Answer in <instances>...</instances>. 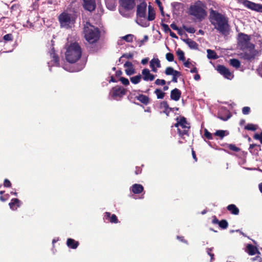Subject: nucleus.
I'll list each match as a JSON object with an SVG mask.
<instances>
[{
	"label": "nucleus",
	"instance_id": "nucleus-5",
	"mask_svg": "<svg viewBox=\"0 0 262 262\" xmlns=\"http://www.w3.org/2000/svg\"><path fill=\"white\" fill-rule=\"evenodd\" d=\"M177 122L174 124V126L177 127L178 132L179 136L185 138V136H188V132L190 128L189 123L184 117H181L180 118H177Z\"/></svg>",
	"mask_w": 262,
	"mask_h": 262
},
{
	"label": "nucleus",
	"instance_id": "nucleus-56",
	"mask_svg": "<svg viewBox=\"0 0 262 262\" xmlns=\"http://www.w3.org/2000/svg\"><path fill=\"white\" fill-rule=\"evenodd\" d=\"M220 221L215 216L213 217V220L212 221V223L213 224H219Z\"/></svg>",
	"mask_w": 262,
	"mask_h": 262
},
{
	"label": "nucleus",
	"instance_id": "nucleus-41",
	"mask_svg": "<svg viewBox=\"0 0 262 262\" xmlns=\"http://www.w3.org/2000/svg\"><path fill=\"white\" fill-rule=\"evenodd\" d=\"M245 128L249 130H255L256 129L255 126L252 124H248L245 127Z\"/></svg>",
	"mask_w": 262,
	"mask_h": 262
},
{
	"label": "nucleus",
	"instance_id": "nucleus-59",
	"mask_svg": "<svg viewBox=\"0 0 262 262\" xmlns=\"http://www.w3.org/2000/svg\"><path fill=\"white\" fill-rule=\"evenodd\" d=\"M148 61V59L147 58H144L141 60V63L142 64H145L147 63Z\"/></svg>",
	"mask_w": 262,
	"mask_h": 262
},
{
	"label": "nucleus",
	"instance_id": "nucleus-55",
	"mask_svg": "<svg viewBox=\"0 0 262 262\" xmlns=\"http://www.w3.org/2000/svg\"><path fill=\"white\" fill-rule=\"evenodd\" d=\"M254 138L256 140H259L260 143L262 144V137L261 135L256 134L254 135Z\"/></svg>",
	"mask_w": 262,
	"mask_h": 262
},
{
	"label": "nucleus",
	"instance_id": "nucleus-43",
	"mask_svg": "<svg viewBox=\"0 0 262 262\" xmlns=\"http://www.w3.org/2000/svg\"><path fill=\"white\" fill-rule=\"evenodd\" d=\"M120 80L121 82V83L124 85H128L129 84V82L128 79L125 77H121L120 78Z\"/></svg>",
	"mask_w": 262,
	"mask_h": 262
},
{
	"label": "nucleus",
	"instance_id": "nucleus-31",
	"mask_svg": "<svg viewBox=\"0 0 262 262\" xmlns=\"http://www.w3.org/2000/svg\"><path fill=\"white\" fill-rule=\"evenodd\" d=\"M141 79H142V76L140 74L138 75H136L135 76H133L132 77L130 78V81L135 84H137L139 83H140V82L141 81Z\"/></svg>",
	"mask_w": 262,
	"mask_h": 262
},
{
	"label": "nucleus",
	"instance_id": "nucleus-26",
	"mask_svg": "<svg viewBox=\"0 0 262 262\" xmlns=\"http://www.w3.org/2000/svg\"><path fill=\"white\" fill-rule=\"evenodd\" d=\"M161 109L163 110V113L166 114L167 115H168L169 113L172 111V108L169 107V105L166 101H163L160 103Z\"/></svg>",
	"mask_w": 262,
	"mask_h": 262
},
{
	"label": "nucleus",
	"instance_id": "nucleus-61",
	"mask_svg": "<svg viewBox=\"0 0 262 262\" xmlns=\"http://www.w3.org/2000/svg\"><path fill=\"white\" fill-rule=\"evenodd\" d=\"M182 4L180 3H178V2H174L172 4V6L174 7H177V6H179L180 5H181Z\"/></svg>",
	"mask_w": 262,
	"mask_h": 262
},
{
	"label": "nucleus",
	"instance_id": "nucleus-52",
	"mask_svg": "<svg viewBox=\"0 0 262 262\" xmlns=\"http://www.w3.org/2000/svg\"><path fill=\"white\" fill-rule=\"evenodd\" d=\"M9 197V195L8 194H6L4 195H1L0 196V200L2 202H5L8 199Z\"/></svg>",
	"mask_w": 262,
	"mask_h": 262
},
{
	"label": "nucleus",
	"instance_id": "nucleus-4",
	"mask_svg": "<svg viewBox=\"0 0 262 262\" xmlns=\"http://www.w3.org/2000/svg\"><path fill=\"white\" fill-rule=\"evenodd\" d=\"M84 37L90 43L96 42L99 38L100 32L97 28L86 23L84 27Z\"/></svg>",
	"mask_w": 262,
	"mask_h": 262
},
{
	"label": "nucleus",
	"instance_id": "nucleus-51",
	"mask_svg": "<svg viewBox=\"0 0 262 262\" xmlns=\"http://www.w3.org/2000/svg\"><path fill=\"white\" fill-rule=\"evenodd\" d=\"M4 186L5 187H10L11 186V183L9 180L6 179L4 180Z\"/></svg>",
	"mask_w": 262,
	"mask_h": 262
},
{
	"label": "nucleus",
	"instance_id": "nucleus-2",
	"mask_svg": "<svg viewBox=\"0 0 262 262\" xmlns=\"http://www.w3.org/2000/svg\"><path fill=\"white\" fill-rule=\"evenodd\" d=\"M206 6L205 4L200 1H198L191 5L189 8V14L195 17L199 21H202L207 16Z\"/></svg>",
	"mask_w": 262,
	"mask_h": 262
},
{
	"label": "nucleus",
	"instance_id": "nucleus-13",
	"mask_svg": "<svg viewBox=\"0 0 262 262\" xmlns=\"http://www.w3.org/2000/svg\"><path fill=\"white\" fill-rule=\"evenodd\" d=\"M142 75L143 80L146 81L154 80L155 78V76L150 73V71L148 69H144L142 71Z\"/></svg>",
	"mask_w": 262,
	"mask_h": 262
},
{
	"label": "nucleus",
	"instance_id": "nucleus-14",
	"mask_svg": "<svg viewBox=\"0 0 262 262\" xmlns=\"http://www.w3.org/2000/svg\"><path fill=\"white\" fill-rule=\"evenodd\" d=\"M120 2L122 6L127 10L133 9L136 5L135 0H120Z\"/></svg>",
	"mask_w": 262,
	"mask_h": 262
},
{
	"label": "nucleus",
	"instance_id": "nucleus-21",
	"mask_svg": "<svg viewBox=\"0 0 262 262\" xmlns=\"http://www.w3.org/2000/svg\"><path fill=\"white\" fill-rule=\"evenodd\" d=\"M79 244V243L78 241H76L73 238H69L67 239V245L69 248L76 249L78 247Z\"/></svg>",
	"mask_w": 262,
	"mask_h": 262
},
{
	"label": "nucleus",
	"instance_id": "nucleus-46",
	"mask_svg": "<svg viewBox=\"0 0 262 262\" xmlns=\"http://www.w3.org/2000/svg\"><path fill=\"white\" fill-rule=\"evenodd\" d=\"M166 58L168 61H172L174 59V57L172 54L168 53L166 54Z\"/></svg>",
	"mask_w": 262,
	"mask_h": 262
},
{
	"label": "nucleus",
	"instance_id": "nucleus-28",
	"mask_svg": "<svg viewBox=\"0 0 262 262\" xmlns=\"http://www.w3.org/2000/svg\"><path fill=\"white\" fill-rule=\"evenodd\" d=\"M148 20L152 21L155 18V12L154 8L150 5L148 7Z\"/></svg>",
	"mask_w": 262,
	"mask_h": 262
},
{
	"label": "nucleus",
	"instance_id": "nucleus-33",
	"mask_svg": "<svg viewBox=\"0 0 262 262\" xmlns=\"http://www.w3.org/2000/svg\"><path fill=\"white\" fill-rule=\"evenodd\" d=\"M155 94L157 96V98L158 99H163L164 97L165 93L163 92L160 89H156L155 92Z\"/></svg>",
	"mask_w": 262,
	"mask_h": 262
},
{
	"label": "nucleus",
	"instance_id": "nucleus-17",
	"mask_svg": "<svg viewBox=\"0 0 262 262\" xmlns=\"http://www.w3.org/2000/svg\"><path fill=\"white\" fill-rule=\"evenodd\" d=\"M124 67L126 68L125 72L127 75L130 76L135 73V70L131 62L126 61L124 63Z\"/></svg>",
	"mask_w": 262,
	"mask_h": 262
},
{
	"label": "nucleus",
	"instance_id": "nucleus-22",
	"mask_svg": "<svg viewBox=\"0 0 262 262\" xmlns=\"http://www.w3.org/2000/svg\"><path fill=\"white\" fill-rule=\"evenodd\" d=\"M183 41L186 43L191 49L196 50L198 48L197 43L190 38L184 39H183Z\"/></svg>",
	"mask_w": 262,
	"mask_h": 262
},
{
	"label": "nucleus",
	"instance_id": "nucleus-42",
	"mask_svg": "<svg viewBox=\"0 0 262 262\" xmlns=\"http://www.w3.org/2000/svg\"><path fill=\"white\" fill-rule=\"evenodd\" d=\"M155 84L158 85H164L166 83V81L164 79H157L155 81Z\"/></svg>",
	"mask_w": 262,
	"mask_h": 262
},
{
	"label": "nucleus",
	"instance_id": "nucleus-6",
	"mask_svg": "<svg viewBox=\"0 0 262 262\" xmlns=\"http://www.w3.org/2000/svg\"><path fill=\"white\" fill-rule=\"evenodd\" d=\"M238 45L241 50L249 49L250 50H253L254 46L250 43V36L247 34L241 33L238 36Z\"/></svg>",
	"mask_w": 262,
	"mask_h": 262
},
{
	"label": "nucleus",
	"instance_id": "nucleus-64",
	"mask_svg": "<svg viewBox=\"0 0 262 262\" xmlns=\"http://www.w3.org/2000/svg\"><path fill=\"white\" fill-rule=\"evenodd\" d=\"M258 187H259V191H260V192L262 193V183H260L258 185Z\"/></svg>",
	"mask_w": 262,
	"mask_h": 262
},
{
	"label": "nucleus",
	"instance_id": "nucleus-19",
	"mask_svg": "<svg viewBox=\"0 0 262 262\" xmlns=\"http://www.w3.org/2000/svg\"><path fill=\"white\" fill-rule=\"evenodd\" d=\"M143 190V186L139 184H135L129 188V190L134 194H140Z\"/></svg>",
	"mask_w": 262,
	"mask_h": 262
},
{
	"label": "nucleus",
	"instance_id": "nucleus-37",
	"mask_svg": "<svg viewBox=\"0 0 262 262\" xmlns=\"http://www.w3.org/2000/svg\"><path fill=\"white\" fill-rule=\"evenodd\" d=\"M177 55L179 57V60L184 61L185 60L184 53L183 51L179 49L177 51Z\"/></svg>",
	"mask_w": 262,
	"mask_h": 262
},
{
	"label": "nucleus",
	"instance_id": "nucleus-36",
	"mask_svg": "<svg viewBox=\"0 0 262 262\" xmlns=\"http://www.w3.org/2000/svg\"><path fill=\"white\" fill-rule=\"evenodd\" d=\"M134 36L132 34H127L122 37V39L125 40L126 41L131 42L133 41Z\"/></svg>",
	"mask_w": 262,
	"mask_h": 262
},
{
	"label": "nucleus",
	"instance_id": "nucleus-35",
	"mask_svg": "<svg viewBox=\"0 0 262 262\" xmlns=\"http://www.w3.org/2000/svg\"><path fill=\"white\" fill-rule=\"evenodd\" d=\"M219 226L220 227L223 229H226L228 226V223L225 220H222L220 221Z\"/></svg>",
	"mask_w": 262,
	"mask_h": 262
},
{
	"label": "nucleus",
	"instance_id": "nucleus-30",
	"mask_svg": "<svg viewBox=\"0 0 262 262\" xmlns=\"http://www.w3.org/2000/svg\"><path fill=\"white\" fill-rule=\"evenodd\" d=\"M207 57L209 59H215L217 58V56L216 53L214 51L211 50L210 49H208L207 50Z\"/></svg>",
	"mask_w": 262,
	"mask_h": 262
},
{
	"label": "nucleus",
	"instance_id": "nucleus-39",
	"mask_svg": "<svg viewBox=\"0 0 262 262\" xmlns=\"http://www.w3.org/2000/svg\"><path fill=\"white\" fill-rule=\"evenodd\" d=\"M181 75V73L179 71H178V74L174 73L173 75H172V81L173 82H178V78L180 77Z\"/></svg>",
	"mask_w": 262,
	"mask_h": 262
},
{
	"label": "nucleus",
	"instance_id": "nucleus-54",
	"mask_svg": "<svg viewBox=\"0 0 262 262\" xmlns=\"http://www.w3.org/2000/svg\"><path fill=\"white\" fill-rule=\"evenodd\" d=\"M177 238L180 241L182 242V243L188 244V242L184 239V237L183 236H177Z\"/></svg>",
	"mask_w": 262,
	"mask_h": 262
},
{
	"label": "nucleus",
	"instance_id": "nucleus-62",
	"mask_svg": "<svg viewBox=\"0 0 262 262\" xmlns=\"http://www.w3.org/2000/svg\"><path fill=\"white\" fill-rule=\"evenodd\" d=\"M59 241V238L57 237V238H54L53 240H52V245H53V246L54 247V244L55 243H56L57 241Z\"/></svg>",
	"mask_w": 262,
	"mask_h": 262
},
{
	"label": "nucleus",
	"instance_id": "nucleus-50",
	"mask_svg": "<svg viewBox=\"0 0 262 262\" xmlns=\"http://www.w3.org/2000/svg\"><path fill=\"white\" fill-rule=\"evenodd\" d=\"M250 112V108L248 106H245L242 109V113L244 115H248Z\"/></svg>",
	"mask_w": 262,
	"mask_h": 262
},
{
	"label": "nucleus",
	"instance_id": "nucleus-8",
	"mask_svg": "<svg viewBox=\"0 0 262 262\" xmlns=\"http://www.w3.org/2000/svg\"><path fill=\"white\" fill-rule=\"evenodd\" d=\"M126 93V90L121 86H115L112 89L110 92L111 96L114 99H120Z\"/></svg>",
	"mask_w": 262,
	"mask_h": 262
},
{
	"label": "nucleus",
	"instance_id": "nucleus-1",
	"mask_svg": "<svg viewBox=\"0 0 262 262\" xmlns=\"http://www.w3.org/2000/svg\"><path fill=\"white\" fill-rule=\"evenodd\" d=\"M209 19L215 29L223 35H226L229 30L228 20L226 17L216 11L211 10Z\"/></svg>",
	"mask_w": 262,
	"mask_h": 262
},
{
	"label": "nucleus",
	"instance_id": "nucleus-38",
	"mask_svg": "<svg viewBox=\"0 0 262 262\" xmlns=\"http://www.w3.org/2000/svg\"><path fill=\"white\" fill-rule=\"evenodd\" d=\"M214 135L219 136L222 139L225 136V131L223 130H218L214 133Z\"/></svg>",
	"mask_w": 262,
	"mask_h": 262
},
{
	"label": "nucleus",
	"instance_id": "nucleus-32",
	"mask_svg": "<svg viewBox=\"0 0 262 262\" xmlns=\"http://www.w3.org/2000/svg\"><path fill=\"white\" fill-rule=\"evenodd\" d=\"M230 64L235 68H238L241 66L240 61L236 59H231L230 60Z\"/></svg>",
	"mask_w": 262,
	"mask_h": 262
},
{
	"label": "nucleus",
	"instance_id": "nucleus-49",
	"mask_svg": "<svg viewBox=\"0 0 262 262\" xmlns=\"http://www.w3.org/2000/svg\"><path fill=\"white\" fill-rule=\"evenodd\" d=\"M106 5L107 8L112 10H114L116 7L114 2H113L112 4L110 5L107 1H106Z\"/></svg>",
	"mask_w": 262,
	"mask_h": 262
},
{
	"label": "nucleus",
	"instance_id": "nucleus-40",
	"mask_svg": "<svg viewBox=\"0 0 262 262\" xmlns=\"http://www.w3.org/2000/svg\"><path fill=\"white\" fill-rule=\"evenodd\" d=\"M204 136L209 140H212L213 139L212 135L210 132H209L207 129H205L204 130Z\"/></svg>",
	"mask_w": 262,
	"mask_h": 262
},
{
	"label": "nucleus",
	"instance_id": "nucleus-34",
	"mask_svg": "<svg viewBox=\"0 0 262 262\" xmlns=\"http://www.w3.org/2000/svg\"><path fill=\"white\" fill-rule=\"evenodd\" d=\"M174 73L178 74V71L174 70L170 67H167L165 71V74L166 75H172Z\"/></svg>",
	"mask_w": 262,
	"mask_h": 262
},
{
	"label": "nucleus",
	"instance_id": "nucleus-11",
	"mask_svg": "<svg viewBox=\"0 0 262 262\" xmlns=\"http://www.w3.org/2000/svg\"><path fill=\"white\" fill-rule=\"evenodd\" d=\"M147 5L145 2H142L137 6V15L140 17L145 18L146 17Z\"/></svg>",
	"mask_w": 262,
	"mask_h": 262
},
{
	"label": "nucleus",
	"instance_id": "nucleus-20",
	"mask_svg": "<svg viewBox=\"0 0 262 262\" xmlns=\"http://www.w3.org/2000/svg\"><path fill=\"white\" fill-rule=\"evenodd\" d=\"M181 96V92L178 89L175 88L170 93V98L176 101H178Z\"/></svg>",
	"mask_w": 262,
	"mask_h": 262
},
{
	"label": "nucleus",
	"instance_id": "nucleus-53",
	"mask_svg": "<svg viewBox=\"0 0 262 262\" xmlns=\"http://www.w3.org/2000/svg\"><path fill=\"white\" fill-rule=\"evenodd\" d=\"M229 148L230 149L234 151H238V150H239V148L237 147L235 145L233 144H230L229 145Z\"/></svg>",
	"mask_w": 262,
	"mask_h": 262
},
{
	"label": "nucleus",
	"instance_id": "nucleus-24",
	"mask_svg": "<svg viewBox=\"0 0 262 262\" xmlns=\"http://www.w3.org/2000/svg\"><path fill=\"white\" fill-rule=\"evenodd\" d=\"M250 51V53L244 52L241 53L239 54L240 58L247 60H249L252 58H254L255 55L253 53H252L253 50Z\"/></svg>",
	"mask_w": 262,
	"mask_h": 262
},
{
	"label": "nucleus",
	"instance_id": "nucleus-44",
	"mask_svg": "<svg viewBox=\"0 0 262 262\" xmlns=\"http://www.w3.org/2000/svg\"><path fill=\"white\" fill-rule=\"evenodd\" d=\"M3 38L5 41H11L13 40V36L11 34H7L4 35Z\"/></svg>",
	"mask_w": 262,
	"mask_h": 262
},
{
	"label": "nucleus",
	"instance_id": "nucleus-16",
	"mask_svg": "<svg viewBox=\"0 0 262 262\" xmlns=\"http://www.w3.org/2000/svg\"><path fill=\"white\" fill-rule=\"evenodd\" d=\"M83 7L86 10L89 11L95 10L96 8L95 0H83Z\"/></svg>",
	"mask_w": 262,
	"mask_h": 262
},
{
	"label": "nucleus",
	"instance_id": "nucleus-23",
	"mask_svg": "<svg viewBox=\"0 0 262 262\" xmlns=\"http://www.w3.org/2000/svg\"><path fill=\"white\" fill-rule=\"evenodd\" d=\"M247 248L248 250V254L250 255H254L255 254H260V252L258 251L256 247L251 244H248Z\"/></svg>",
	"mask_w": 262,
	"mask_h": 262
},
{
	"label": "nucleus",
	"instance_id": "nucleus-63",
	"mask_svg": "<svg viewBox=\"0 0 262 262\" xmlns=\"http://www.w3.org/2000/svg\"><path fill=\"white\" fill-rule=\"evenodd\" d=\"M194 79L195 80H199L200 79V75L199 74H196L194 75Z\"/></svg>",
	"mask_w": 262,
	"mask_h": 262
},
{
	"label": "nucleus",
	"instance_id": "nucleus-47",
	"mask_svg": "<svg viewBox=\"0 0 262 262\" xmlns=\"http://www.w3.org/2000/svg\"><path fill=\"white\" fill-rule=\"evenodd\" d=\"M122 57H124L127 59H132L133 57V54L132 53H126L124 54L119 59V62L121 61V58Z\"/></svg>",
	"mask_w": 262,
	"mask_h": 262
},
{
	"label": "nucleus",
	"instance_id": "nucleus-60",
	"mask_svg": "<svg viewBox=\"0 0 262 262\" xmlns=\"http://www.w3.org/2000/svg\"><path fill=\"white\" fill-rule=\"evenodd\" d=\"M190 62L188 61H186L184 63V65L185 67L189 68L190 66Z\"/></svg>",
	"mask_w": 262,
	"mask_h": 262
},
{
	"label": "nucleus",
	"instance_id": "nucleus-25",
	"mask_svg": "<svg viewBox=\"0 0 262 262\" xmlns=\"http://www.w3.org/2000/svg\"><path fill=\"white\" fill-rule=\"evenodd\" d=\"M50 56L52 58H53V60L54 62V66H59V57L56 54L55 52V50L53 47L51 49V51L49 52Z\"/></svg>",
	"mask_w": 262,
	"mask_h": 262
},
{
	"label": "nucleus",
	"instance_id": "nucleus-45",
	"mask_svg": "<svg viewBox=\"0 0 262 262\" xmlns=\"http://www.w3.org/2000/svg\"><path fill=\"white\" fill-rule=\"evenodd\" d=\"M142 166H143V165H142V166H136L135 170V174L138 175L141 173L142 170Z\"/></svg>",
	"mask_w": 262,
	"mask_h": 262
},
{
	"label": "nucleus",
	"instance_id": "nucleus-10",
	"mask_svg": "<svg viewBox=\"0 0 262 262\" xmlns=\"http://www.w3.org/2000/svg\"><path fill=\"white\" fill-rule=\"evenodd\" d=\"M217 71L225 78L231 80L233 78V74L228 69L222 65H219L217 67Z\"/></svg>",
	"mask_w": 262,
	"mask_h": 262
},
{
	"label": "nucleus",
	"instance_id": "nucleus-48",
	"mask_svg": "<svg viewBox=\"0 0 262 262\" xmlns=\"http://www.w3.org/2000/svg\"><path fill=\"white\" fill-rule=\"evenodd\" d=\"M184 29L186 31L189 33H194L195 32V30L193 27H184Z\"/></svg>",
	"mask_w": 262,
	"mask_h": 262
},
{
	"label": "nucleus",
	"instance_id": "nucleus-15",
	"mask_svg": "<svg viewBox=\"0 0 262 262\" xmlns=\"http://www.w3.org/2000/svg\"><path fill=\"white\" fill-rule=\"evenodd\" d=\"M149 66L151 69V71L156 73L157 72V68L161 67V63L160 60L156 58H154L149 62Z\"/></svg>",
	"mask_w": 262,
	"mask_h": 262
},
{
	"label": "nucleus",
	"instance_id": "nucleus-9",
	"mask_svg": "<svg viewBox=\"0 0 262 262\" xmlns=\"http://www.w3.org/2000/svg\"><path fill=\"white\" fill-rule=\"evenodd\" d=\"M59 21L62 27L68 28L72 23V19L70 14L62 13L59 16Z\"/></svg>",
	"mask_w": 262,
	"mask_h": 262
},
{
	"label": "nucleus",
	"instance_id": "nucleus-12",
	"mask_svg": "<svg viewBox=\"0 0 262 262\" xmlns=\"http://www.w3.org/2000/svg\"><path fill=\"white\" fill-rule=\"evenodd\" d=\"M103 220L105 222L111 223L116 224L118 223V220L117 216L115 214H111L108 212H105L104 213Z\"/></svg>",
	"mask_w": 262,
	"mask_h": 262
},
{
	"label": "nucleus",
	"instance_id": "nucleus-7",
	"mask_svg": "<svg viewBox=\"0 0 262 262\" xmlns=\"http://www.w3.org/2000/svg\"><path fill=\"white\" fill-rule=\"evenodd\" d=\"M238 3L243 4L246 7L257 12H262V5L255 4L248 0H236Z\"/></svg>",
	"mask_w": 262,
	"mask_h": 262
},
{
	"label": "nucleus",
	"instance_id": "nucleus-58",
	"mask_svg": "<svg viewBox=\"0 0 262 262\" xmlns=\"http://www.w3.org/2000/svg\"><path fill=\"white\" fill-rule=\"evenodd\" d=\"M213 249V248H207L206 249V251L208 255H210L212 253L211 252Z\"/></svg>",
	"mask_w": 262,
	"mask_h": 262
},
{
	"label": "nucleus",
	"instance_id": "nucleus-18",
	"mask_svg": "<svg viewBox=\"0 0 262 262\" xmlns=\"http://www.w3.org/2000/svg\"><path fill=\"white\" fill-rule=\"evenodd\" d=\"M21 201L16 198L12 199L9 203L10 209L12 210H16L21 205Z\"/></svg>",
	"mask_w": 262,
	"mask_h": 262
},
{
	"label": "nucleus",
	"instance_id": "nucleus-27",
	"mask_svg": "<svg viewBox=\"0 0 262 262\" xmlns=\"http://www.w3.org/2000/svg\"><path fill=\"white\" fill-rule=\"evenodd\" d=\"M227 210L234 215H238L239 211L238 208L234 204H230L227 207Z\"/></svg>",
	"mask_w": 262,
	"mask_h": 262
},
{
	"label": "nucleus",
	"instance_id": "nucleus-57",
	"mask_svg": "<svg viewBox=\"0 0 262 262\" xmlns=\"http://www.w3.org/2000/svg\"><path fill=\"white\" fill-rule=\"evenodd\" d=\"M170 27L174 30H178L179 29L178 27H177V26L175 24H174V23L171 24L170 25Z\"/></svg>",
	"mask_w": 262,
	"mask_h": 262
},
{
	"label": "nucleus",
	"instance_id": "nucleus-3",
	"mask_svg": "<svg viewBox=\"0 0 262 262\" xmlns=\"http://www.w3.org/2000/svg\"><path fill=\"white\" fill-rule=\"evenodd\" d=\"M81 56V49L79 45L74 42L69 46L66 52V58L70 63L76 62Z\"/></svg>",
	"mask_w": 262,
	"mask_h": 262
},
{
	"label": "nucleus",
	"instance_id": "nucleus-29",
	"mask_svg": "<svg viewBox=\"0 0 262 262\" xmlns=\"http://www.w3.org/2000/svg\"><path fill=\"white\" fill-rule=\"evenodd\" d=\"M137 100L144 104H147L149 102V98L144 95L141 94L137 97Z\"/></svg>",
	"mask_w": 262,
	"mask_h": 262
}]
</instances>
